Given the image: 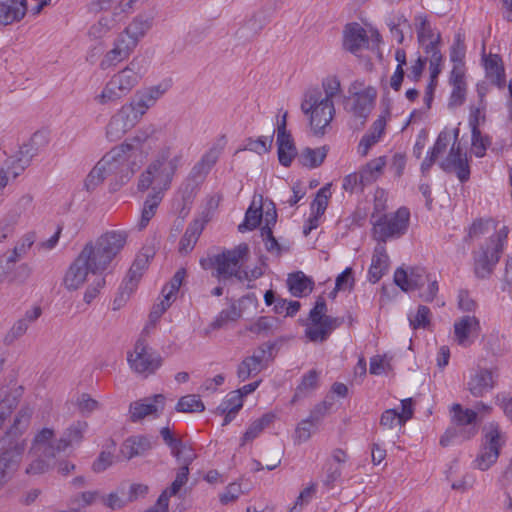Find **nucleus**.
<instances>
[{"label": "nucleus", "instance_id": "f257e3e1", "mask_svg": "<svg viewBox=\"0 0 512 512\" xmlns=\"http://www.w3.org/2000/svg\"><path fill=\"white\" fill-rule=\"evenodd\" d=\"M128 232L111 230L100 235L95 241L85 244L65 273L63 284L68 290H77L89 273L105 271L126 245Z\"/></svg>", "mask_w": 512, "mask_h": 512}, {"label": "nucleus", "instance_id": "f03ea898", "mask_svg": "<svg viewBox=\"0 0 512 512\" xmlns=\"http://www.w3.org/2000/svg\"><path fill=\"white\" fill-rule=\"evenodd\" d=\"M249 253V246L246 243H241L233 249H225L219 253L214 262L218 265L220 281L234 277L239 282L244 280L251 282L260 278L264 274L261 267H255L250 271L240 269V262L247 259Z\"/></svg>", "mask_w": 512, "mask_h": 512}, {"label": "nucleus", "instance_id": "7ed1b4c3", "mask_svg": "<svg viewBox=\"0 0 512 512\" xmlns=\"http://www.w3.org/2000/svg\"><path fill=\"white\" fill-rule=\"evenodd\" d=\"M87 428V422L76 421L65 430L58 441H54L55 433L53 429L43 428L35 435L34 449L44 455L56 456L73 444H79Z\"/></svg>", "mask_w": 512, "mask_h": 512}, {"label": "nucleus", "instance_id": "20e7f679", "mask_svg": "<svg viewBox=\"0 0 512 512\" xmlns=\"http://www.w3.org/2000/svg\"><path fill=\"white\" fill-rule=\"evenodd\" d=\"M380 43V34L372 25L353 22L344 27L343 47L353 54L368 49L376 55L375 61H382ZM370 61H374V58H370Z\"/></svg>", "mask_w": 512, "mask_h": 512}, {"label": "nucleus", "instance_id": "39448f33", "mask_svg": "<svg viewBox=\"0 0 512 512\" xmlns=\"http://www.w3.org/2000/svg\"><path fill=\"white\" fill-rule=\"evenodd\" d=\"M301 110L305 115H310V126L316 135L324 134L325 127L330 124L335 115L333 100L323 98L318 89L305 93Z\"/></svg>", "mask_w": 512, "mask_h": 512}, {"label": "nucleus", "instance_id": "423d86ee", "mask_svg": "<svg viewBox=\"0 0 512 512\" xmlns=\"http://www.w3.org/2000/svg\"><path fill=\"white\" fill-rule=\"evenodd\" d=\"M507 236L508 228L504 226L481 246L479 253L475 256L474 270L477 277L486 278L492 273L501 258Z\"/></svg>", "mask_w": 512, "mask_h": 512}, {"label": "nucleus", "instance_id": "0eeeda50", "mask_svg": "<svg viewBox=\"0 0 512 512\" xmlns=\"http://www.w3.org/2000/svg\"><path fill=\"white\" fill-rule=\"evenodd\" d=\"M451 411L453 427L448 428L440 438V445L446 447L455 438L468 440L478 433L477 412L464 409L460 404H453Z\"/></svg>", "mask_w": 512, "mask_h": 512}, {"label": "nucleus", "instance_id": "6e6552de", "mask_svg": "<svg viewBox=\"0 0 512 512\" xmlns=\"http://www.w3.org/2000/svg\"><path fill=\"white\" fill-rule=\"evenodd\" d=\"M140 75L131 66H125L114 74L107 82L103 91L95 97V101L101 105L115 102L127 95L138 83Z\"/></svg>", "mask_w": 512, "mask_h": 512}, {"label": "nucleus", "instance_id": "1a4fd4ad", "mask_svg": "<svg viewBox=\"0 0 512 512\" xmlns=\"http://www.w3.org/2000/svg\"><path fill=\"white\" fill-rule=\"evenodd\" d=\"M25 451V442L6 435L0 440V490L13 478Z\"/></svg>", "mask_w": 512, "mask_h": 512}, {"label": "nucleus", "instance_id": "9d476101", "mask_svg": "<svg viewBox=\"0 0 512 512\" xmlns=\"http://www.w3.org/2000/svg\"><path fill=\"white\" fill-rule=\"evenodd\" d=\"M410 211L400 207L391 217L382 215L373 225V236L378 242L400 237L406 233L409 225Z\"/></svg>", "mask_w": 512, "mask_h": 512}, {"label": "nucleus", "instance_id": "9b49d317", "mask_svg": "<svg viewBox=\"0 0 512 512\" xmlns=\"http://www.w3.org/2000/svg\"><path fill=\"white\" fill-rule=\"evenodd\" d=\"M125 147L127 148L128 145L115 146L100 159L107 160L102 167L103 172L106 177H115L116 186L125 184L134 174V170L126 158Z\"/></svg>", "mask_w": 512, "mask_h": 512}, {"label": "nucleus", "instance_id": "f8f14e48", "mask_svg": "<svg viewBox=\"0 0 512 512\" xmlns=\"http://www.w3.org/2000/svg\"><path fill=\"white\" fill-rule=\"evenodd\" d=\"M127 360L132 370L140 374H153L162 364L161 356L143 338L136 341L134 354L130 353Z\"/></svg>", "mask_w": 512, "mask_h": 512}, {"label": "nucleus", "instance_id": "ddd939ff", "mask_svg": "<svg viewBox=\"0 0 512 512\" xmlns=\"http://www.w3.org/2000/svg\"><path fill=\"white\" fill-rule=\"evenodd\" d=\"M485 434V443L480 454L475 459V466L485 471L494 464L499 457L501 447V432L497 423H490L487 426Z\"/></svg>", "mask_w": 512, "mask_h": 512}, {"label": "nucleus", "instance_id": "4468645a", "mask_svg": "<svg viewBox=\"0 0 512 512\" xmlns=\"http://www.w3.org/2000/svg\"><path fill=\"white\" fill-rule=\"evenodd\" d=\"M417 33L419 43L425 52L424 61L429 62V64H440L442 61L440 33L422 18H419Z\"/></svg>", "mask_w": 512, "mask_h": 512}, {"label": "nucleus", "instance_id": "2eb2a0df", "mask_svg": "<svg viewBox=\"0 0 512 512\" xmlns=\"http://www.w3.org/2000/svg\"><path fill=\"white\" fill-rule=\"evenodd\" d=\"M180 162V156H175L169 159V152L163 151L159 154L156 160L151 164H159L156 166V171L153 172V178L155 180V186L152 187L153 191L161 189L164 193L172 182L173 176L178 168Z\"/></svg>", "mask_w": 512, "mask_h": 512}, {"label": "nucleus", "instance_id": "dca6fc26", "mask_svg": "<svg viewBox=\"0 0 512 512\" xmlns=\"http://www.w3.org/2000/svg\"><path fill=\"white\" fill-rule=\"evenodd\" d=\"M165 402L166 397L163 394H155L143 400L132 402L129 406L130 420L136 423L146 416L158 417L164 410Z\"/></svg>", "mask_w": 512, "mask_h": 512}, {"label": "nucleus", "instance_id": "f3484780", "mask_svg": "<svg viewBox=\"0 0 512 512\" xmlns=\"http://www.w3.org/2000/svg\"><path fill=\"white\" fill-rule=\"evenodd\" d=\"M439 166L446 173L454 171L461 183L467 182L470 178V166L466 154H463L460 145L456 146L455 143Z\"/></svg>", "mask_w": 512, "mask_h": 512}, {"label": "nucleus", "instance_id": "a211bd4d", "mask_svg": "<svg viewBox=\"0 0 512 512\" xmlns=\"http://www.w3.org/2000/svg\"><path fill=\"white\" fill-rule=\"evenodd\" d=\"M393 280L403 292H410L423 287L426 280L429 281V277L425 275L423 268L411 267L409 270H405L399 267L394 272Z\"/></svg>", "mask_w": 512, "mask_h": 512}, {"label": "nucleus", "instance_id": "6ab92c4d", "mask_svg": "<svg viewBox=\"0 0 512 512\" xmlns=\"http://www.w3.org/2000/svg\"><path fill=\"white\" fill-rule=\"evenodd\" d=\"M479 332L480 321L475 316L465 315L454 323L455 340L460 346H470Z\"/></svg>", "mask_w": 512, "mask_h": 512}, {"label": "nucleus", "instance_id": "aec40b11", "mask_svg": "<svg viewBox=\"0 0 512 512\" xmlns=\"http://www.w3.org/2000/svg\"><path fill=\"white\" fill-rule=\"evenodd\" d=\"M27 12V0H0V26L19 23Z\"/></svg>", "mask_w": 512, "mask_h": 512}, {"label": "nucleus", "instance_id": "412c9836", "mask_svg": "<svg viewBox=\"0 0 512 512\" xmlns=\"http://www.w3.org/2000/svg\"><path fill=\"white\" fill-rule=\"evenodd\" d=\"M153 256V249H142V251L134 259L126 277L124 278L125 288H129L130 291H135L144 271L148 268L150 259H152Z\"/></svg>", "mask_w": 512, "mask_h": 512}, {"label": "nucleus", "instance_id": "4be33fe9", "mask_svg": "<svg viewBox=\"0 0 512 512\" xmlns=\"http://www.w3.org/2000/svg\"><path fill=\"white\" fill-rule=\"evenodd\" d=\"M38 154L37 147L31 146L28 142L20 146L19 151L9 157L5 166L13 178L18 177L31 163L34 156Z\"/></svg>", "mask_w": 512, "mask_h": 512}, {"label": "nucleus", "instance_id": "5701e85b", "mask_svg": "<svg viewBox=\"0 0 512 512\" xmlns=\"http://www.w3.org/2000/svg\"><path fill=\"white\" fill-rule=\"evenodd\" d=\"M375 93L366 91L355 93L346 103V107L355 118L360 119V125L363 126L368 118L374 104Z\"/></svg>", "mask_w": 512, "mask_h": 512}, {"label": "nucleus", "instance_id": "b1692460", "mask_svg": "<svg viewBox=\"0 0 512 512\" xmlns=\"http://www.w3.org/2000/svg\"><path fill=\"white\" fill-rule=\"evenodd\" d=\"M171 86L172 79L166 78L157 85L138 91L134 100L136 101L137 106L146 113V111L152 107L156 101L171 88Z\"/></svg>", "mask_w": 512, "mask_h": 512}, {"label": "nucleus", "instance_id": "393cba45", "mask_svg": "<svg viewBox=\"0 0 512 512\" xmlns=\"http://www.w3.org/2000/svg\"><path fill=\"white\" fill-rule=\"evenodd\" d=\"M153 24L154 16L152 13H139L130 20L123 32L138 44L152 29Z\"/></svg>", "mask_w": 512, "mask_h": 512}, {"label": "nucleus", "instance_id": "a878e982", "mask_svg": "<svg viewBox=\"0 0 512 512\" xmlns=\"http://www.w3.org/2000/svg\"><path fill=\"white\" fill-rule=\"evenodd\" d=\"M137 45L135 41L122 31L115 38L112 48L106 53L105 57L109 62H125L129 59Z\"/></svg>", "mask_w": 512, "mask_h": 512}, {"label": "nucleus", "instance_id": "bb28decb", "mask_svg": "<svg viewBox=\"0 0 512 512\" xmlns=\"http://www.w3.org/2000/svg\"><path fill=\"white\" fill-rule=\"evenodd\" d=\"M151 449V439L147 436L138 435L128 437L121 445L120 453L125 459L130 460L137 456H143Z\"/></svg>", "mask_w": 512, "mask_h": 512}, {"label": "nucleus", "instance_id": "cd10ccee", "mask_svg": "<svg viewBox=\"0 0 512 512\" xmlns=\"http://www.w3.org/2000/svg\"><path fill=\"white\" fill-rule=\"evenodd\" d=\"M494 385V376L489 369H479L467 383L468 390L474 397H482L492 390Z\"/></svg>", "mask_w": 512, "mask_h": 512}, {"label": "nucleus", "instance_id": "c85d7f7f", "mask_svg": "<svg viewBox=\"0 0 512 512\" xmlns=\"http://www.w3.org/2000/svg\"><path fill=\"white\" fill-rule=\"evenodd\" d=\"M343 323V319L327 315L321 327H307L305 336L314 343L325 342L332 331Z\"/></svg>", "mask_w": 512, "mask_h": 512}, {"label": "nucleus", "instance_id": "c756f323", "mask_svg": "<svg viewBox=\"0 0 512 512\" xmlns=\"http://www.w3.org/2000/svg\"><path fill=\"white\" fill-rule=\"evenodd\" d=\"M205 223L206 221L195 219L188 225L185 233L179 241V252L181 254H188L194 249L200 235L202 234Z\"/></svg>", "mask_w": 512, "mask_h": 512}, {"label": "nucleus", "instance_id": "7c9ffc66", "mask_svg": "<svg viewBox=\"0 0 512 512\" xmlns=\"http://www.w3.org/2000/svg\"><path fill=\"white\" fill-rule=\"evenodd\" d=\"M389 267V257L383 246L377 247L372 256L371 265L368 271L369 281L377 283L387 272Z\"/></svg>", "mask_w": 512, "mask_h": 512}, {"label": "nucleus", "instance_id": "2f4dec72", "mask_svg": "<svg viewBox=\"0 0 512 512\" xmlns=\"http://www.w3.org/2000/svg\"><path fill=\"white\" fill-rule=\"evenodd\" d=\"M287 286L294 297H303L313 290L314 282L302 271H297L288 275Z\"/></svg>", "mask_w": 512, "mask_h": 512}, {"label": "nucleus", "instance_id": "473e14b6", "mask_svg": "<svg viewBox=\"0 0 512 512\" xmlns=\"http://www.w3.org/2000/svg\"><path fill=\"white\" fill-rule=\"evenodd\" d=\"M385 127L386 120L383 116H379V118L373 122L370 131L361 138L359 143V151L363 156L367 155L369 149L380 140L385 131Z\"/></svg>", "mask_w": 512, "mask_h": 512}, {"label": "nucleus", "instance_id": "72a5a7b5", "mask_svg": "<svg viewBox=\"0 0 512 512\" xmlns=\"http://www.w3.org/2000/svg\"><path fill=\"white\" fill-rule=\"evenodd\" d=\"M319 373L312 369L304 374L300 383L295 389V393L291 399V403L295 404L299 400L308 397L318 387Z\"/></svg>", "mask_w": 512, "mask_h": 512}, {"label": "nucleus", "instance_id": "f704fd0d", "mask_svg": "<svg viewBox=\"0 0 512 512\" xmlns=\"http://www.w3.org/2000/svg\"><path fill=\"white\" fill-rule=\"evenodd\" d=\"M97 5L100 10L106 12V14L99 18L97 23L104 29V31H106L107 34L126 18L123 13L120 15L116 14L118 11L116 10L115 4H108L104 3L103 0H98Z\"/></svg>", "mask_w": 512, "mask_h": 512}, {"label": "nucleus", "instance_id": "c9c22d12", "mask_svg": "<svg viewBox=\"0 0 512 512\" xmlns=\"http://www.w3.org/2000/svg\"><path fill=\"white\" fill-rule=\"evenodd\" d=\"M164 197V193L161 189L150 193L144 201L143 208L141 211V218L139 221V229L142 230L149 224L150 220L156 214L157 208Z\"/></svg>", "mask_w": 512, "mask_h": 512}, {"label": "nucleus", "instance_id": "e433bc0d", "mask_svg": "<svg viewBox=\"0 0 512 512\" xmlns=\"http://www.w3.org/2000/svg\"><path fill=\"white\" fill-rule=\"evenodd\" d=\"M34 445L35 438L32 441V446L29 451V454L32 455L34 459L25 470L26 474L28 475H40L46 473L52 468L51 461L56 457L41 454L39 451L34 449Z\"/></svg>", "mask_w": 512, "mask_h": 512}, {"label": "nucleus", "instance_id": "4c0bfd02", "mask_svg": "<svg viewBox=\"0 0 512 512\" xmlns=\"http://www.w3.org/2000/svg\"><path fill=\"white\" fill-rule=\"evenodd\" d=\"M278 160L284 167H289L293 159L297 156V149L294 144L292 135L286 137L277 136Z\"/></svg>", "mask_w": 512, "mask_h": 512}, {"label": "nucleus", "instance_id": "58836bf2", "mask_svg": "<svg viewBox=\"0 0 512 512\" xmlns=\"http://www.w3.org/2000/svg\"><path fill=\"white\" fill-rule=\"evenodd\" d=\"M386 165L385 157H378L371 161H369L361 170H360V185L365 187L378 178L381 174L384 166Z\"/></svg>", "mask_w": 512, "mask_h": 512}, {"label": "nucleus", "instance_id": "ea45409f", "mask_svg": "<svg viewBox=\"0 0 512 512\" xmlns=\"http://www.w3.org/2000/svg\"><path fill=\"white\" fill-rule=\"evenodd\" d=\"M145 114L144 110L137 106L136 101L133 100L130 104H126L114 114L119 120H122V124L127 130L133 128L139 119Z\"/></svg>", "mask_w": 512, "mask_h": 512}, {"label": "nucleus", "instance_id": "a19ab883", "mask_svg": "<svg viewBox=\"0 0 512 512\" xmlns=\"http://www.w3.org/2000/svg\"><path fill=\"white\" fill-rule=\"evenodd\" d=\"M326 155L327 149L325 146L316 149L306 147L300 153L298 161L304 167L316 168L324 162Z\"/></svg>", "mask_w": 512, "mask_h": 512}, {"label": "nucleus", "instance_id": "79ce46f5", "mask_svg": "<svg viewBox=\"0 0 512 512\" xmlns=\"http://www.w3.org/2000/svg\"><path fill=\"white\" fill-rule=\"evenodd\" d=\"M156 133V128L153 125H148L142 129L136 131L135 135L129 139H127L121 145H128L125 147V151L129 152L132 150H140L142 151V146L152 139L154 134Z\"/></svg>", "mask_w": 512, "mask_h": 512}, {"label": "nucleus", "instance_id": "37998d69", "mask_svg": "<svg viewBox=\"0 0 512 512\" xmlns=\"http://www.w3.org/2000/svg\"><path fill=\"white\" fill-rule=\"evenodd\" d=\"M160 435L164 443L169 447L172 456L176 460H181L182 452L186 449V443L181 438L175 436L169 427L161 428Z\"/></svg>", "mask_w": 512, "mask_h": 512}, {"label": "nucleus", "instance_id": "c03bdc74", "mask_svg": "<svg viewBox=\"0 0 512 512\" xmlns=\"http://www.w3.org/2000/svg\"><path fill=\"white\" fill-rule=\"evenodd\" d=\"M262 217V206L254 207L253 201L245 213L244 221L238 226L239 232L243 233L245 231H252L256 229L260 225Z\"/></svg>", "mask_w": 512, "mask_h": 512}, {"label": "nucleus", "instance_id": "a18cd8bd", "mask_svg": "<svg viewBox=\"0 0 512 512\" xmlns=\"http://www.w3.org/2000/svg\"><path fill=\"white\" fill-rule=\"evenodd\" d=\"M175 410L183 413L203 412L205 405L198 395L189 394L178 400Z\"/></svg>", "mask_w": 512, "mask_h": 512}, {"label": "nucleus", "instance_id": "49530a36", "mask_svg": "<svg viewBox=\"0 0 512 512\" xmlns=\"http://www.w3.org/2000/svg\"><path fill=\"white\" fill-rule=\"evenodd\" d=\"M266 364H261L257 357L249 356L246 357L238 366L237 375L241 381H245L252 374H257Z\"/></svg>", "mask_w": 512, "mask_h": 512}, {"label": "nucleus", "instance_id": "de8ad7c7", "mask_svg": "<svg viewBox=\"0 0 512 512\" xmlns=\"http://www.w3.org/2000/svg\"><path fill=\"white\" fill-rule=\"evenodd\" d=\"M330 187L331 184L328 183L317 191L310 205L312 211L311 215L320 218L325 213L328 206V198L330 197Z\"/></svg>", "mask_w": 512, "mask_h": 512}, {"label": "nucleus", "instance_id": "09e8293b", "mask_svg": "<svg viewBox=\"0 0 512 512\" xmlns=\"http://www.w3.org/2000/svg\"><path fill=\"white\" fill-rule=\"evenodd\" d=\"M274 418L275 416L273 414L267 413L252 422L242 437V444L254 440L265 427L269 426L274 421Z\"/></svg>", "mask_w": 512, "mask_h": 512}, {"label": "nucleus", "instance_id": "8fccbe9b", "mask_svg": "<svg viewBox=\"0 0 512 512\" xmlns=\"http://www.w3.org/2000/svg\"><path fill=\"white\" fill-rule=\"evenodd\" d=\"M241 317V311L235 303H232L229 309L222 310L215 320L211 323V328L216 330L222 328L229 321H236Z\"/></svg>", "mask_w": 512, "mask_h": 512}, {"label": "nucleus", "instance_id": "3c124183", "mask_svg": "<svg viewBox=\"0 0 512 512\" xmlns=\"http://www.w3.org/2000/svg\"><path fill=\"white\" fill-rule=\"evenodd\" d=\"M273 139H274V130L272 131V134L270 136H261L257 139L248 138L246 140L245 149L255 152V153H258V154L266 153V152L270 151V149L272 147Z\"/></svg>", "mask_w": 512, "mask_h": 512}, {"label": "nucleus", "instance_id": "603ef678", "mask_svg": "<svg viewBox=\"0 0 512 512\" xmlns=\"http://www.w3.org/2000/svg\"><path fill=\"white\" fill-rule=\"evenodd\" d=\"M242 406L243 399L241 395L235 390L230 392L222 401V403L216 408V413L224 414L226 413L227 409L232 410V412H238Z\"/></svg>", "mask_w": 512, "mask_h": 512}, {"label": "nucleus", "instance_id": "864d4df0", "mask_svg": "<svg viewBox=\"0 0 512 512\" xmlns=\"http://www.w3.org/2000/svg\"><path fill=\"white\" fill-rule=\"evenodd\" d=\"M472 134V146L474 147V154L476 157H483L485 151L490 145V140L487 136H482L481 131L478 128V124H473Z\"/></svg>", "mask_w": 512, "mask_h": 512}, {"label": "nucleus", "instance_id": "5fc2aeb1", "mask_svg": "<svg viewBox=\"0 0 512 512\" xmlns=\"http://www.w3.org/2000/svg\"><path fill=\"white\" fill-rule=\"evenodd\" d=\"M107 160H100L95 167L90 171L85 179V187L88 191L94 190L103 180L106 178L103 172V165L106 164Z\"/></svg>", "mask_w": 512, "mask_h": 512}, {"label": "nucleus", "instance_id": "6e6d98bb", "mask_svg": "<svg viewBox=\"0 0 512 512\" xmlns=\"http://www.w3.org/2000/svg\"><path fill=\"white\" fill-rule=\"evenodd\" d=\"M487 80L499 88L506 85L505 66H484Z\"/></svg>", "mask_w": 512, "mask_h": 512}, {"label": "nucleus", "instance_id": "4d7b16f0", "mask_svg": "<svg viewBox=\"0 0 512 512\" xmlns=\"http://www.w3.org/2000/svg\"><path fill=\"white\" fill-rule=\"evenodd\" d=\"M275 322L276 319L273 317L261 316L254 323L249 325L247 330L252 333L268 336L272 331Z\"/></svg>", "mask_w": 512, "mask_h": 512}, {"label": "nucleus", "instance_id": "13d9d810", "mask_svg": "<svg viewBox=\"0 0 512 512\" xmlns=\"http://www.w3.org/2000/svg\"><path fill=\"white\" fill-rule=\"evenodd\" d=\"M247 490L242 489L238 482L230 483L226 486L225 491L219 495V501L222 505H228L236 501L240 495L244 494Z\"/></svg>", "mask_w": 512, "mask_h": 512}, {"label": "nucleus", "instance_id": "bf43d9fd", "mask_svg": "<svg viewBox=\"0 0 512 512\" xmlns=\"http://www.w3.org/2000/svg\"><path fill=\"white\" fill-rule=\"evenodd\" d=\"M260 232L265 244V249L269 253H273L277 256H280L283 252V248L279 244L278 240L274 237L273 231L270 230L268 227H261Z\"/></svg>", "mask_w": 512, "mask_h": 512}, {"label": "nucleus", "instance_id": "052dcab7", "mask_svg": "<svg viewBox=\"0 0 512 512\" xmlns=\"http://www.w3.org/2000/svg\"><path fill=\"white\" fill-rule=\"evenodd\" d=\"M186 276V269L180 268L173 275L172 279L168 284H166L162 289L163 296H169V299H172L173 295L179 290L181 287L183 280Z\"/></svg>", "mask_w": 512, "mask_h": 512}, {"label": "nucleus", "instance_id": "680f3d73", "mask_svg": "<svg viewBox=\"0 0 512 512\" xmlns=\"http://www.w3.org/2000/svg\"><path fill=\"white\" fill-rule=\"evenodd\" d=\"M127 131L126 127L122 124V120L113 115L106 127V137L109 141H117Z\"/></svg>", "mask_w": 512, "mask_h": 512}, {"label": "nucleus", "instance_id": "e2e57ef3", "mask_svg": "<svg viewBox=\"0 0 512 512\" xmlns=\"http://www.w3.org/2000/svg\"><path fill=\"white\" fill-rule=\"evenodd\" d=\"M466 46L464 44V37L461 33H457L454 37L453 44L450 50V60L453 63H461L465 58Z\"/></svg>", "mask_w": 512, "mask_h": 512}, {"label": "nucleus", "instance_id": "0e129e2a", "mask_svg": "<svg viewBox=\"0 0 512 512\" xmlns=\"http://www.w3.org/2000/svg\"><path fill=\"white\" fill-rule=\"evenodd\" d=\"M431 311L425 305H419L415 317L409 318L410 326L413 329L426 328L430 325Z\"/></svg>", "mask_w": 512, "mask_h": 512}, {"label": "nucleus", "instance_id": "69168bd1", "mask_svg": "<svg viewBox=\"0 0 512 512\" xmlns=\"http://www.w3.org/2000/svg\"><path fill=\"white\" fill-rule=\"evenodd\" d=\"M333 403L324 400L314 406V408L310 411V415L308 416V420L312 422V424L318 426L323 418L327 415L329 410L331 409Z\"/></svg>", "mask_w": 512, "mask_h": 512}, {"label": "nucleus", "instance_id": "338daca9", "mask_svg": "<svg viewBox=\"0 0 512 512\" xmlns=\"http://www.w3.org/2000/svg\"><path fill=\"white\" fill-rule=\"evenodd\" d=\"M189 476V468L186 465H182L176 473V477L171 485L167 488V492L169 495H176L182 486L186 484Z\"/></svg>", "mask_w": 512, "mask_h": 512}, {"label": "nucleus", "instance_id": "774afa93", "mask_svg": "<svg viewBox=\"0 0 512 512\" xmlns=\"http://www.w3.org/2000/svg\"><path fill=\"white\" fill-rule=\"evenodd\" d=\"M21 396L22 387H19L10 392L0 401V410H4V412H7V415H10L13 409L18 405Z\"/></svg>", "mask_w": 512, "mask_h": 512}]
</instances>
